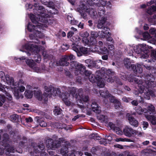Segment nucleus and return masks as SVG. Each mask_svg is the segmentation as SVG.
<instances>
[{
	"label": "nucleus",
	"mask_w": 156,
	"mask_h": 156,
	"mask_svg": "<svg viewBox=\"0 0 156 156\" xmlns=\"http://www.w3.org/2000/svg\"><path fill=\"white\" fill-rule=\"evenodd\" d=\"M72 92H75V97L78 105L80 108L83 107V102H87L89 100V97L87 95H84L83 90L81 89H76L73 88L72 89Z\"/></svg>",
	"instance_id": "1"
},
{
	"label": "nucleus",
	"mask_w": 156,
	"mask_h": 156,
	"mask_svg": "<svg viewBox=\"0 0 156 156\" xmlns=\"http://www.w3.org/2000/svg\"><path fill=\"white\" fill-rule=\"evenodd\" d=\"M37 3H35L34 4V6L36 7V9L37 12H36V14H37V16H35L37 18V20L39 21L42 22L44 23H48L49 19V16L48 14L44 12L45 9L42 6L38 5L37 6Z\"/></svg>",
	"instance_id": "2"
},
{
	"label": "nucleus",
	"mask_w": 156,
	"mask_h": 156,
	"mask_svg": "<svg viewBox=\"0 0 156 156\" xmlns=\"http://www.w3.org/2000/svg\"><path fill=\"white\" fill-rule=\"evenodd\" d=\"M77 10L81 16L84 19L87 18L86 12L88 13L90 16L94 19H96L98 17L97 12L95 9L92 8H88L83 4L77 8Z\"/></svg>",
	"instance_id": "3"
},
{
	"label": "nucleus",
	"mask_w": 156,
	"mask_h": 156,
	"mask_svg": "<svg viewBox=\"0 0 156 156\" xmlns=\"http://www.w3.org/2000/svg\"><path fill=\"white\" fill-rule=\"evenodd\" d=\"M30 18L32 22L35 25H32L30 23H29L27 26V29L30 32H34L35 30L39 28V29H43L44 27L43 23H41L38 22V20L35 19V16L33 14H30Z\"/></svg>",
	"instance_id": "4"
},
{
	"label": "nucleus",
	"mask_w": 156,
	"mask_h": 156,
	"mask_svg": "<svg viewBox=\"0 0 156 156\" xmlns=\"http://www.w3.org/2000/svg\"><path fill=\"white\" fill-rule=\"evenodd\" d=\"M63 138H59L58 140H54L51 138L48 139L46 140V146L48 149L55 150L59 147L62 144L64 141Z\"/></svg>",
	"instance_id": "5"
},
{
	"label": "nucleus",
	"mask_w": 156,
	"mask_h": 156,
	"mask_svg": "<svg viewBox=\"0 0 156 156\" xmlns=\"http://www.w3.org/2000/svg\"><path fill=\"white\" fill-rule=\"evenodd\" d=\"M45 90L44 94H46L47 97H50L52 95L54 96L61 95V91L60 88L55 89L52 86H46L44 87Z\"/></svg>",
	"instance_id": "6"
},
{
	"label": "nucleus",
	"mask_w": 156,
	"mask_h": 156,
	"mask_svg": "<svg viewBox=\"0 0 156 156\" xmlns=\"http://www.w3.org/2000/svg\"><path fill=\"white\" fill-rule=\"evenodd\" d=\"M144 45L140 44L138 46H136L134 47V50L136 53L138 54H140V57L143 58H146L149 56L148 53L149 51L148 49H145V51H143V49L141 48H144Z\"/></svg>",
	"instance_id": "7"
},
{
	"label": "nucleus",
	"mask_w": 156,
	"mask_h": 156,
	"mask_svg": "<svg viewBox=\"0 0 156 156\" xmlns=\"http://www.w3.org/2000/svg\"><path fill=\"white\" fill-rule=\"evenodd\" d=\"M123 132L126 136L129 137L138 133V132L128 126L125 127L123 129Z\"/></svg>",
	"instance_id": "8"
},
{
	"label": "nucleus",
	"mask_w": 156,
	"mask_h": 156,
	"mask_svg": "<svg viewBox=\"0 0 156 156\" xmlns=\"http://www.w3.org/2000/svg\"><path fill=\"white\" fill-rule=\"evenodd\" d=\"M23 48L36 53H38L40 50V47L35 44H26Z\"/></svg>",
	"instance_id": "9"
},
{
	"label": "nucleus",
	"mask_w": 156,
	"mask_h": 156,
	"mask_svg": "<svg viewBox=\"0 0 156 156\" xmlns=\"http://www.w3.org/2000/svg\"><path fill=\"white\" fill-rule=\"evenodd\" d=\"M34 148L36 153H41V156L46 155V153L44 151L45 146L43 144L36 145L34 147Z\"/></svg>",
	"instance_id": "10"
},
{
	"label": "nucleus",
	"mask_w": 156,
	"mask_h": 156,
	"mask_svg": "<svg viewBox=\"0 0 156 156\" xmlns=\"http://www.w3.org/2000/svg\"><path fill=\"white\" fill-rule=\"evenodd\" d=\"M134 81L135 82L139 85V87H140V88L142 91L145 89V87L146 88H148V86L146 84V83L143 81L141 77L137 76L136 77H135L134 78Z\"/></svg>",
	"instance_id": "11"
},
{
	"label": "nucleus",
	"mask_w": 156,
	"mask_h": 156,
	"mask_svg": "<svg viewBox=\"0 0 156 156\" xmlns=\"http://www.w3.org/2000/svg\"><path fill=\"white\" fill-rule=\"evenodd\" d=\"M68 55H65L60 58L59 61L57 62L56 64L58 66H67L69 63Z\"/></svg>",
	"instance_id": "12"
},
{
	"label": "nucleus",
	"mask_w": 156,
	"mask_h": 156,
	"mask_svg": "<svg viewBox=\"0 0 156 156\" xmlns=\"http://www.w3.org/2000/svg\"><path fill=\"white\" fill-rule=\"evenodd\" d=\"M83 66L82 64L76 62H73L70 63L71 67L72 68L75 69L76 71L75 73L76 75L79 74V72H77L80 71V69L82 68Z\"/></svg>",
	"instance_id": "13"
},
{
	"label": "nucleus",
	"mask_w": 156,
	"mask_h": 156,
	"mask_svg": "<svg viewBox=\"0 0 156 156\" xmlns=\"http://www.w3.org/2000/svg\"><path fill=\"white\" fill-rule=\"evenodd\" d=\"M126 116L129 123L131 125L135 127H136L138 126L139 124L138 121L131 115L127 114Z\"/></svg>",
	"instance_id": "14"
},
{
	"label": "nucleus",
	"mask_w": 156,
	"mask_h": 156,
	"mask_svg": "<svg viewBox=\"0 0 156 156\" xmlns=\"http://www.w3.org/2000/svg\"><path fill=\"white\" fill-rule=\"evenodd\" d=\"M33 92L35 96L36 97L38 100L41 101L44 97H46V98L44 99V100L45 101L47 100L46 98L48 97L47 96L46 94H44V93L42 95L41 91L39 90H34Z\"/></svg>",
	"instance_id": "15"
},
{
	"label": "nucleus",
	"mask_w": 156,
	"mask_h": 156,
	"mask_svg": "<svg viewBox=\"0 0 156 156\" xmlns=\"http://www.w3.org/2000/svg\"><path fill=\"white\" fill-rule=\"evenodd\" d=\"M114 79H113L112 77H110L109 76L107 75L105 77H103V79L105 81H107L108 82L111 83L114 82V80L115 81L116 83L119 85H122V83L120 81L118 77H114Z\"/></svg>",
	"instance_id": "16"
},
{
	"label": "nucleus",
	"mask_w": 156,
	"mask_h": 156,
	"mask_svg": "<svg viewBox=\"0 0 156 156\" xmlns=\"http://www.w3.org/2000/svg\"><path fill=\"white\" fill-rule=\"evenodd\" d=\"M95 5L98 6H100L101 5L102 7H104L106 5L107 7L109 8H111L112 6V4L110 2H107L105 0H101V2H98L96 3H95Z\"/></svg>",
	"instance_id": "17"
},
{
	"label": "nucleus",
	"mask_w": 156,
	"mask_h": 156,
	"mask_svg": "<svg viewBox=\"0 0 156 156\" xmlns=\"http://www.w3.org/2000/svg\"><path fill=\"white\" fill-rule=\"evenodd\" d=\"M124 66L127 69H132L133 67H134V65L131 63L132 62L130 59H125L123 61Z\"/></svg>",
	"instance_id": "18"
},
{
	"label": "nucleus",
	"mask_w": 156,
	"mask_h": 156,
	"mask_svg": "<svg viewBox=\"0 0 156 156\" xmlns=\"http://www.w3.org/2000/svg\"><path fill=\"white\" fill-rule=\"evenodd\" d=\"M101 95L103 98L107 99L110 97L111 94L108 92L106 89H104L103 90H101L100 92Z\"/></svg>",
	"instance_id": "19"
},
{
	"label": "nucleus",
	"mask_w": 156,
	"mask_h": 156,
	"mask_svg": "<svg viewBox=\"0 0 156 156\" xmlns=\"http://www.w3.org/2000/svg\"><path fill=\"white\" fill-rule=\"evenodd\" d=\"M107 20L106 17H102L101 19H99L98 21V23L97 25V27L99 29H101L103 27L104 24L105 23Z\"/></svg>",
	"instance_id": "20"
},
{
	"label": "nucleus",
	"mask_w": 156,
	"mask_h": 156,
	"mask_svg": "<svg viewBox=\"0 0 156 156\" xmlns=\"http://www.w3.org/2000/svg\"><path fill=\"white\" fill-rule=\"evenodd\" d=\"M77 72H79V74L84 73L86 76H89L90 75L92 74V73L90 71L86 70V67L83 66L82 68L80 69V71H78Z\"/></svg>",
	"instance_id": "21"
},
{
	"label": "nucleus",
	"mask_w": 156,
	"mask_h": 156,
	"mask_svg": "<svg viewBox=\"0 0 156 156\" xmlns=\"http://www.w3.org/2000/svg\"><path fill=\"white\" fill-rule=\"evenodd\" d=\"M92 110L97 113L100 112V108L98 106L96 102H93L91 105Z\"/></svg>",
	"instance_id": "22"
},
{
	"label": "nucleus",
	"mask_w": 156,
	"mask_h": 156,
	"mask_svg": "<svg viewBox=\"0 0 156 156\" xmlns=\"http://www.w3.org/2000/svg\"><path fill=\"white\" fill-rule=\"evenodd\" d=\"M3 143L4 147H7L9 146V144H7L9 141V135L7 133H5L3 134Z\"/></svg>",
	"instance_id": "23"
},
{
	"label": "nucleus",
	"mask_w": 156,
	"mask_h": 156,
	"mask_svg": "<svg viewBox=\"0 0 156 156\" xmlns=\"http://www.w3.org/2000/svg\"><path fill=\"white\" fill-rule=\"evenodd\" d=\"M132 69L134 72H136L139 73H141L143 71L142 66L139 64H137L136 65V66L134 65V67H133Z\"/></svg>",
	"instance_id": "24"
},
{
	"label": "nucleus",
	"mask_w": 156,
	"mask_h": 156,
	"mask_svg": "<svg viewBox=\"0 0 156 156\" xmlns=\"http://www.w3.org/2000/svg\"><path fill=\"white\" fill-rule=\"evenodd\" d=\"M72 48L73 50L76 53L78 56H80L82 55V54L80 52V48L79 46L76 44H73Z\"/></svg>",
	"instance_id": "25"
},
{
	"label": "nucleus",
	"mask_w": 156,
	"mask_h": 156,
	"mask_svg": "<svg viewBox=\"0 0 156 156\" xmlns=\"http://www.w3.org/2000/svg\"><path fill=\"white\" fill-rule=\"evenodd\" d=\"M97 85L100 87H104L105 84V80L103 79V77L102 78L100 76L98 77L97 80Z\"/></svg>",
	"instance_id": "26"
},
{
	"label": "nucleus",
	"mask_w": 156,
	"mask_h": 156,
	"mask_svg": "<svg viewBox=\"0 0 156 156\" xmlns=\"http://www.w3.org/2000/svg\"><path fill=\"white\" fill-rule=\"evenodd\" d=\"M5 78L7 83L8 85L12 86H14V80L12 77H10L8 75H6L5 76Z\"/></svg>",
	"instance_id": "27"
},
{
	"label": "nucleus",
	"mask_w": 156,
	"mask_h": 156,
	"mask_svg": "<svg viewBox=\"0 0 156 156\" xmlns=\"http://www.w3.org/2000/svg\"><path fill=\"white\" fill-rule=\"evenodd\" d=\"M86 63L89 62L90 64H92V66L98 69L100 68V66L98 64V62L97 61H93L90 59H88L85 60Z\"/></svg>",
	"instance_id": "28"
},
{
	"label": "nucleus",
	"mask_w": 156,
	"mask_h": 156,
	"mask_svg": "<svg viewBox=\"0 0 156 156\" xmlns=\"http://www.w3.org/2000/svg\"><path fill=\"white\" fill-rule=\"evenodd\" d=\"M155 11H156V6L155 5H153L147 9V12L149 15H151Z\"/></svg>",
	"instance_id": "29"
},
{
	"label": "nucleus",
	"mask_w": 156,
	"mask_h": 156,
	"mask_svg": "<svg viewBox=\"0 0 156 156\" xmlns=\"http://www.w3.org/2000/svg\"><path fill=\"white\" fill-rule=\"evenodd\" d=\"M38 117H37L36 119L37 122L39 123L40 126L42 127H45L46 126L47 123L44 122V119L42 118L38 119Z\"/></svg>",
	"instance_id": "30"
},
{
	"label": "nucleus",
	"mask_w": 156,
	"mask_h": 156,
	"mask_svg": "<svg viewBox=\"0 0 156 156\" xmlns=\"http://www.w3.org/2000/svg\"><path fill=\"white\" fill-rule=\"evenodd\" d=\"M136 111L138 114L140 115L141 114L144 112L145 113L146 112L147 110L144 108H142L141 107L139 106L136 108Z\"/></svg>",
	"instance_id": "31"
},
{
	"label": "nucleus",
	"mask_w": 156,
	"mask_h": 156,
	"mask_svg": "<svg viewBox=\"0 0 156 156\" xmlns=\"http://www.w3.org/2000/svg\"><path fill=\"white\" fill-rule=\"evenodd\" d=\"M98 51L99 53L102 54H105L108 53V51L105 47H100Z\"/></svg>",
	"instance_id": "32"
},
{
	"label": "nucleus",
	"mask_w": 156,
	"mask_h": 156,
	"mask_svg": "<svg viewBox=\"0 0 156 156\" xmlns=\"http://www.w3.org/2000/svg\"><path fill=\"white\" fill-rule=\"evenodd\" d=\"M99 7L98 9V13L99 16H104L105 11L104 7H101V6Z\"/></svg>",
	"instance_id": "33"
},
{
	"label": "nucleus",
	"mask_w": 156,
	"mask_h": 156,
	"mask_svg": "<svg viewBox=\"0 0 156 156\" xmlns=\"http://www.w3.org/2000/svg\"><path fill=\"white\" fill-rule=\"evenodd\" d=\"M27 64L30 68H33L35 65L33 60L31 59H27L26 61Z\"/></svg>",
	"instance_id": "34"
},
{
	"label": "nucleus",
	"mask_w": 156,
	"mask_h": 156,
	"mask_svg": "<svg viewBox=\"0 0 156 156\" xmlns=\"http://www.w3.org/2000/svg\"><path fill=\"white\" fill-rule=\"evenodd\" d=\"M25 96L28 98H31L33 95V92L30 90H26L24 93Z\"/></svg>",
	"instance_id": "35"
},
{
	"label": "nucleus",
	"mask_w": 156,
	"mask_h": 156,
	"mask_svg": "<svg viewBox=\"0 0 156 156\" xmlns=\"http://www.w3.org/2000/svg\"><path fill=\"white\" fill-rule=\"evenodd\" d=\"M42 54L44 59H51L53 58V56L51 55H49L46 51H44Z\"/></svg>",
	"instance_id": "36"
},
{
	"label": "nucleus",
	"mask_w": 156,
	"mask_h": 156,
	"mask_svg": "<svg viewBox=\"0 0 156 156\" xmlns=\"http://www.w3.org/2000/svg\"><path fill=\"white\" fill-rule=\"evenodd\" d=\"M89 45H95L97 43V41L95 38L93 37H91L90 40H89Z\"/></svg>",
	"instance_id": "37"
},
{
	"label": "nucleus",
	"mask_w": 156,
	"mask_h": 156,
	"mask_svg": "<svg viewBox=\"0 0 156 156\" xmlns=\"http://www.w3.org/2000/svg\"><path fill=\"white\" fill-rule=\"evenodd\" d=\"M68 147L67 145H63L60 150V152L63 154H65L68 153Z\"/></svg>",
	"instance_id": "38"
},
{
	"label": "nucleus",
	"mask_w": 156,
	"mask_h": 156,
	"mask_svg": "<svg viewBox=\"0 0 156 156\" xmlns=\"http://www.w3.org/2000/svg\"><path fill=\"white\" fill-rule=\"evenodd\" d=\"M110 34L109 32H106V31L102 30L101 32H99L98 33V36H100V37H104L106 35L108 34Z\"/></svg>",
	"instance_id": "39"
},
{
	"label": "nucleus",
	"mask_w": 156,
	"mask_h": 156,
	"mask_svg": "<svg viewBox=\"0 0 156 156\" xmlns=\"http://www.w3.org/2000/svg\"><path fill=\"white\" fill-rule=\"evenodd\" d=\"M62 110L58 107H55L54 110V114L56 115H58L61 113Z\"/></svg>",
	"instance_id": "40"
},
{
	"label": "nucleus",
	"mask_w": 156,
	"mask_h": 156,
	"mask_svg": "<svg viewBox=\"0 0 156 156\" xmlns=\"http://www.w3.org/2000/svg\"><path fill=\"white\" fill-rule=\"evenodd\" d=\"M15 150L14 147H10L6 149L5 154L7 155H9L10 153H14Z\"/></svg>",
	"instance_id": "41"
},
{
	"label": "nucleus",
	"mask_w": 156,
	"mask_h": 156,
	"mask_svg": "<svg viewBox=\"0 0 156 156\" xmlns=\"http://www.w3.org/2000/svg\"><path fill=\"white\" fill-rule=\"evenodd\" d=\"M98 77H95L94 75L93 74L90 75L89 76V80L91 82L93 83L95 82L96 80H97Z\"/></svg>",
	"instance_id": "42"
},
{
	"label": "nucleus",
	"mask_w": 156,
	"mask_h": 156,
	"mask_svg": "<svg viewBox=\"0 0 156 156\" xmlns=\"http://www.w3.org/2000/svg\"><path fill=\"white\" fill-rule=\"evenodd\" d=\"M38 29L39 28H38L36 29L35 31H34L33 33L34 34L35 36L40 38H41L43 36V34L38 30Z\"/></svg>",
	"instance_id": "43"
},
{
	"label": "nucleus",
	"mask_w": 156,
	"mask_h": 156,
	"mask_svg": "<svg viewBox=\"0 0 156 156\" xmlns=\"http://www.w3.org/2000/svg\"><path fill=\"white\" fill-rule=\"evenodd\" d=\"M115 141L117 142H118L119 141H126L129 142H132V140L128 139H127L126 138H117L115 139Z\"/></svg>",
	"instance_id": "44"
},
{
	"label": "nucleus",
	"mask_w": 156,
	"mask_h": 156,
	"mask_svg": "<svg viewBox=\"0 0 156 156\" xmlns=\"http://www.w3.org/2000/svg\"><path fill=\"white\" fill-rule=\"evenodd\" d=\"M99 119L101 120V122L106 123L108 122L107 117L103 115L100 116Z\"/></svg>",
	"instance_id": "45"
},
{
	"label": "nucleus",
	"mask_w": 156,
	"mask_h": 156,
	"mask_svg": "<svg viewBox=\"0 0 156 156\" xmlns=\"http://www.w3.org/2000/svg\"><path fill=\"white\" fill-rule=\"evenodd\" d=\"M14 88H15L14 92V95L17 99H19L20 98L19 89H17L15 88V87H14Z\"/></svg>",
	"instance_id": "46"
},
{
	"label": "nucleus",
	"mask_w": 156,
	"mask_h": 156,
	"mask_svg": "<svg viewBox=\"0 0 156 156\" xmlns=\"http://www.w3.org/2000/svg\"><path fill=\"white\" fill-rule=\"evenodd\" d=\"M147 110L148 111L151 112L150 114H151V113H153L155 112V108L152 105L149 104L147 107Z\"/></svg>",
	"instance_id": "47"
},
{
	"label": "nucleus",
	"mask_w": 156,
	"mask_h": 156,
	"mask_svg": "<svg viewBox=\"0 0 156 156\" xmlns=\"http://www.w3.org/2000/svg\"><path fill=\"white\" fill-rule=\"evenodd\" d=\"M153 151L150 149H144L141 151V153L145 155H147V154L152 153Z\"/></svg>",
	"instance_id": "48"
},
{
	"label": "nucleus",
	"mask_w": 156,
	"mask_h": 156,
	"mask_svg": "<svg viewBox=\"0 0 156 156\" xmlns=\"http://www.w3.org/2000/svg\"><path fill=\"white\" fill-rule=\"evenodd\" d=\"M110 98L109 100L111 102L113 103L114 104L116 103V102H118V100L116 99L115 97L112 96L111 95L110 97H109Z\"/></svg>",
	"instance_id": "49"
},
{
	"label": "nucleus",
	"mask_w": 156,
	"mask_h": 156,
	"mask_svg": "<svg viewBox=\"0 0 156 156\" xmlns=\"http://www.w3.org/2000/svg\"><path fill=\"white\" fill-rule=\"evenodd\" d=\"M5 97L4 96L0 95V106H1L5 102Z\"/></svg>",
	"instance_id": "50"
},
{
	"label": "nucleus",
	"mask_w": 156,
	"mask_h": 156,
	"mask_svg": "<svg viewBox=\"0 0 156 156\" xmlns=\"http://www.w3.org/2000/svg\"><path fill=\"white\" fill-rule=\"evenodd\" d=\"M70 96V94L67 92H66L63 94L62 96L63 100H66L68 99Z\"/></svg>",
	"instance_id": "51"
},
{
	"label": "nucleus",
	"mask_w": 156,
	"mask_h": 156,
	"mask_svg": "<svg viewBox=\"0 0 156 156\" xmlns=\"http://www.w3.org/2000/svg\"><path fill=\"white\" fill-rule=\"evenodd\" d=\"M18 115L17 114H13L10 116L11 120L15 121L17 120L18 118Z\"/></svg>",
	"instance_id": "52"
},
{
	"label": "nucleus",
	"mask_w": 156,
	"mask_h": 156,
	"mask_svg": "<svg viewBox=\"0 0 156 156\" xmlns=\"http://www.w3.org/2000/svg\"><path fill=\"white\" fill-rule=\"evenodd\" d=\"M114 130L117 134L121 135L123 133L122 131L118 127H116Z\"/></svg>",
	"instance_id": "53"
},
{
	"label": "nucleus",
	"mask_w": 156,
	"mask_h": 156,
	"mask_svg": "<svg viewBox=\"0 0 156 156\" xmlns=\"http://www.w3.org/2000/svg\"><path fill=\"white\" fill-rule=\"evenodd\" d=\"M90 138H94V140H99L100 139V137L99 136L94 134H92L90 135Z\"/></svg>",
	"instance_id": "54"
},
{
	"label": "nucleus",
	"mask_w": 156,
	"mask_h": 156,
	"mask_svg": "<svg viewBox=\"0 0 156 156\" xmlns=\"http://www.w3.org/2000/svg\"><path fill=\"white\" fill-rule=\"evenodd\" d=\"M82 41L84 45H89V40L88 39V38L83 37Z\"/></svg>",
	"instance_id": "55"
},
{
	"label": "nucleus",
	"mask_w": 156,
	"mask_h": 156,
	"mask_svg": "<svg viewBox=\"0 0 156 156\" xmlns=\"http://www.w3.org/2000/svg\"><path fill=\"white\" fill-rule=\"evenodd\" d=\"M80 52L85 54L87 53L88 52L87 48H80Z\"/></svg>",
	"instance_id": "56"
},
{
	"label": "nucleus",
	"mask_w": 156,
	"mask_h": 156,
	"mask_svg": "<svg viewBox=\"0 0 156 156\" xmlns=\"http://www.w3.org/2000/svg\"><path fill=\"white\" fill-rule=\"evenodd\" d=\"M91 37L94 38L97 37H98V34H97L95 31H91Z\"/></svg>",
	"instance_id": "57"
},
{
	"label": "nucleus",
	"mask_w": 156,
	"mask_h": 156,
	"mask_svg": "<svg viewBox=\"0 0 156 156\" xmlns=\"http://www.w3.org/2000/svg\"><path fill=\"white\" fill-rule=\"evenodd\" d=\"M122 100L126 102H129L132 101V99L129 98H127L126 97H124L122 98Z\"/></svg>",
	"instance_id": "58"
},
{
	"label": "nucleus",
	"mask_w": 156,
	"mask_h": 156,
	"mask_svg": "<svg viewBox=\"0 0 156 156\" xmlns=\"http://www.w3.org/2000/svg\"><path fill=\"white\" fill-rule=\"evenodd\" d=\"M5 147L4 145L0 146V154L2 155L4 152V149Z\"/></svg>",
	"instance_id": "59"
},
{
	"label": "nucleus",
	"mask_w": 156,
	"mask_h": 156,
	"mask_svg": "<svg viewBox=\"0 0 156 156\" xmlns=\"http://www.w3.org/2000/svg\"><path fill=\"white\" fill-rule=\"evenodd\" d=\"M66 75L69 78L71 79L73 78V76L70 73L69 71H66L65 72Z\"/></svg>",
	"instance_id": "60"
},
{
	"label": "nucleus",
	"mask_w": 156,
	"mask_h": 156,
	"mask_svg": "<svg viewBox=\"0 0 156 156\" xmlns=\"http://www.w3.org/2000/svg\"><path fill=\"white\" fill-rule=\"evenodd\" d=\"M108 125L111 128V129L114 130L116 128V127H115V125L112 122H109L108 124Z\"/></svg>",
	"instance_id": "61"
},
{
	"label": "nucleus",
	"mask_w": 156,
	"mask_h": 156,
	"mask_svg": "<svg viewBox=\"0 0 156 156\" xmlns=\"http://www.w3.org/2000/svg\"><path fill=\"white\" fill-rule=\"evenodd\" d=\"M149 33L152 34H156V30L154 28H151L149 30Z\"/></svg>",
	"instance_id": "62"
},
{
	"label": "nucleus",
	"mask_w": 156,
	"mask_h": 156,
	"mask_svg": "<svg viewBox=\"0 0 156 156\" xmlns=\"http://www.w3.org/2000/svg\"><path fill=\"white\" fill-rule=\"evenodd\" d=\"M131 104L133 105L136 106L138 105V103L137 100H134L131 101Z\"/></svg>",
	"instance_id": "63"
},
{
	"label": "nucleus",
	"mask_w": 156,
	"mask_h": 156,
	"mask_svg": "<svg viewBox=\"0 0 156 156\" xmlns=\"http://www.w3.org/2000/svg\"><path fill=\"white\" fill-rule=\"evenodd\" d=\"M89 35V34L87 31H86L82 34V37H83L88 38Z\"/></svg>",
	"instance_id": "64"
}]
</instances>
